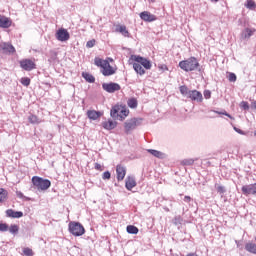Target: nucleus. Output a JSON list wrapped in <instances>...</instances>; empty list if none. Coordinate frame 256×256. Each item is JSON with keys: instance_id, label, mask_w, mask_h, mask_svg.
I'll return each mask as SVG.
<instances>
[{"instance_id": "obj_6", "label": "nucleus", "mask_w": 256, "mask_h": 256, "mask_svg": "<svg viewBox=\"0 0 256 256\" xmlns=\"http://www.w3.org/2000/svg\"><path fill=\"white\" fill-rule=\"evenodd\" d=\"M57 41H61L62 43L65 41H69L71 35L65 28H60L57 30L56 35H55Z\"/></svg>"}, {"instance_id": "obj_19", "label": "nucleus", "mask_w": 256, "mask_h": 256, "mask_svg": "<svg viewBox=\"0 0 256 256\" xmlns=\"http://www.w3.org/2000/svg\"><path fill=\"white\" fill-rule=\"evenodd\" d=\"M147 152L150 153V155H153V157H156L157 159H165L167 157L165 153L155 149H148Z\"/></svg>"}, {"instance_id": "obj_10", "label": "nucleus", "mask_w": 256, "mask_h": 256, "mask_svg": "<svg viewBox=\"0 0 256 256\" xmlns=\"http://www.w3.org/2000/svg\"><path fill=\"white\" fill-rule=\"evenodd\" d=\"M20 67L24 69V71H33V69H35V62L31 59H24L20 61Z\"/></svg>"}, {"instance_id": "obj_38", "label": "nucleus", "mask_w": 256, "mask_h": 256, "mask_svg": "<svg viewBox=\"0 0 256 256\" xmlns=\"http://www.w3.org/2000/svg\"><path fill=\"white\" fill-rule=\"evenodd\" d=\"M20 82L24 85V87H29L31 85V79L27 77L21 78Z\"/></svg>"}, {"instance_id": "obj_53", "label": "nucleus", "mask_w": 256, "mask_h": 256, "mask_svg": "<svg viewBox=\"0 0 256 256\" xmlns=\"http://www.w3.org/2000/svg\"><path fill=\"white\" fill-rule=\"evenodd\" d=\"M252 108L256 110V101L252 103Z\"/></svg>"}, {"instance_id": "obj_49", "label": "nucleus", "mask_w": 256, "mask_h": 256, "mask_svg": "<svg viewBox=\"0 0 256 256\" xmlns=\"http://www.w3.org/2000/svg\"><path fill=\"white\" fill-rule=\"evenodd\" d=\"M204 97H205V99H211V91L205 90L204 91Z\"/></svg>"}, {"instance_id": "obj_12", "label": "nucleus", "mask_w": 256, "mask_h": 256, "mask_svg": "<svg viewBox=\"0 0 256 256\" xmlns=\"http://www.w3.org/2000/svg\"><path fill=\"white\" fill-rule=\"evenodd\" d=\"M116 173L118 181H123V179H125V175H127V168H125V166L122 165H117Z\"/></svg>"}, {"instance_id": "obj_14", "label": "nucleus", "mask_w": 256, "mask_h": 256, "mask_svg": "<svg viewBox=\"0 0 256 256\" xmlns=\"http://www.w3.org/2000/svg\"><path fill=\"white\" fill-rule=\"evenodd\" d=\"M125 187L128 191H131L133 187H137V182L135 181V178L133 176H128L126 178Z\"/></svg>"}, {"instance_id": "obj_31", "label": "nucleus", "mask_w": 256, "mask_h": 256, "mask_svg": "<svg viewBox=\"0 0 256 256\" xmlns=\"http://www.w3.org/2000/svg\"><path fill=\"white\" fill-rule=\"evenodd\" d=\"M127 115H129V110L123 106H121L120 109V119L121 121H123V119H125V117H127Z\"/></svg>"}, {"instance_id": "obj_47", "label": "nucleus", "mask_w": 256, "mask_h": 256, "mask_svg": "<svg viewBox=\"0 0 256 256\" xmlns=\"http://www.w3.org/2000/svg\"><path fill=\"white\" fill-rule=\"evenodd\" d=\"M86 47L91 49V47H95V39H92L86 43Z\"/></svg>"}, {"instance_id": "obj_42", "label": "nucleus", "mask_w": 256, "mask_h": 256, "mask_svg": "<svg viewBox=\"0 0 256 256\" xmlns=\"http://www.w3.org/2000/svg\"><path fill=\"white\" fill-rule=\"evenodd\" d=\"M217 193H219L220 195H223L227 190L225 189V186H217L215 185Z\"/></svg>"}, {"instance_id": "obj_23", "label": "nucleus", "mask_w": 256, "mask_h": 256, "mask_svg": "<svg viewBox=\"0 0 256 256\" xmlns=\"http://www.w3.org/2000/svg\"><path fill=\"white\" fill-rule=\"evenodd\" d=\"M94 65H96L97 67H101V69H103L104 67H109V61L100 58H95Z\"/></svg>"}, {"instance_id": "obj_2", "label": "nucleus", "mask_w": 256, "mask_h": 256, "mask_svg": "<svg viewBox=\"0 0 256 256\" xmlns=\"http://www.w3.org/2000/svg\"><path fill=\"white\" fill-rule=\"evenodd\" d=\"M32 183L38 191H47V189L51 187V181L49 179H44L39 176H34L32 178Z\"/></svg>"}, {"instance_id": "obj_33", "label": "nucleus", "mask_w": 256, "mask_h": 256, "mask_svg": "<svg viewBox=\"0 0 256 256\" xmlns=\"http://www.w3.org/2000/svg\"><path fill=\"white\" fill-rule=\"evenodd\" d=\"M9 233H12V235H15L19 233V226L16 224H12L10 227H8Z\"/></svg>"}, {"instance_id": "obj_30", "label": "nucleus", "mask_w": 256, "mask_h": 256, "mask_svg": "<svg viewBox=\"0 0 256 256\" xmlns=\"http://www.w3.org/2000/svg\"><path fill=\"white\" fill-rule=\"evenodd\" d=\"M180 93L181 95H183L184 97H189V93H191V90H189V88H187V86H180Z\"/></svg>"}, {"instance_id": "obj_45", "label": "nucleus", "mask_w": 256, "mask_h": 256, "mask_svg": "<svg viewBox=\"0 0 256 256\" xmlns=\"http://www.w3.org/2000/svg\"><path fill=\"white\" fill-rule=\"evenodd\" d=\"M23 253L25 256H33V250L31 248H24Z\"/></svg>"}, {"instance_id": "obj_44", "label": "nucleus", "mask_w": 256, "mask_h": 256, "mask_svg": "<svg viewBox=\"0 0 256 256\" xmlns=\"http://www.w3.org/2000/svg\"><path fill=\"white\" fill-rule=\"evenodd\" d=\"M0 231L2 233H5L6 231H9V225H7L5 223H0Z\"/></svg>"}, {"instance_id": "obj_24", "label": "nucleus", "mask_w": 256, "mask_h": 256, "mask_svg": "<svg viewBox=\"0 0 256 256\" xmlns=\"http://www.w3.org/2000/svg\"><path fill=\"white\" fill-rule=\"evenodd\" d=\"M133 69L138 75H145V69H143V66L139 64V62H134L133 64Z\"/></svg>"}, {"instance_id": "obj_15", "label": "nucleus", "mask_w": 256, "mask_h": 256, "mask_svg": "<svg viewBox=\"0 0 256 256\" xmlns=\"http://www.w3.org/2000/svg\"><path fill=\"white\" fill-rule=\"evenodd\" d=\"M140 18L142 19V21H147L148 23H151L152 21H155V15L144 11L142 13H140Z\"/></svg>"}, {"instance_id": "obj_16", "label": "nucleus", "mask_w": 256, "mask_h": 256, "mask_svg": "<svg viewBox=\"0 0 256 256\" xmlns=\"http://www.w3.org/2000/svg\"><path fill=\"white\" fill-rule=\"evenodd\" d=\"M102 127L106 129V131H112V129H115V127H117V122L113 120H108V121L102 122Z\"/></svg>"}, {"instance_id": "obj_32", "label": "nucleus", "mask_w": 256, "mask_h": 256, "mask_svg": "<svg viewBox=\"0 0 256 256\" xmlns=\"http://www.w3.org/2000/svg\"><path fill=\"white\" fill-rule=\"evenodd\" d=\"M128 107H130V109H137V99L135 98H131L128 100L127 102Z\"/></svg>"}, {"instance_id": "obj_50", "label": "nucleus", "mask_w": 256, "mask_h": 256, "mask_svg": "<svg viewBox=\"0 0 256 256\" xmlns=\"http://www.w3.org/2000/svg\"><path fill=\"white\" fill-rule=\"evenodd\" d=\"M95 169L97 170V171H103V166H101V164H99V163H95Z\"/></svg>"}, {"instance_id": "obj_17", "label": "nucleus", "mask_w": 256, "mask_h": 256, "mask_svg": "<svg viewBox=\"0 0 256 256\" xmlns=\"http://www.w3.org/2000/svg\"><path fill=\"white\" fill-rule=\"evenodd\" d=\"M101 73L104 77H110V75H115V69L112 68L111 64H108V66L102 68Z\"/></svg>"}, {"instance_id": "obj_9", "label": "nucleus", "mask_w": 256, "mask_h": 256, "mask_svg": "<svg viewBox=\"0 0 256 256\" xmlns=\"http://www.w3.org/2000/svg\"><path fill=\"white\" fill-rule=\"evenodd\" d=\"M0 49L5 55H12V53H15V47L11 43L3 42L0 44Z\"/></svg>"}, {"instance_id": "obj_34", "label": "nucleus", "mask_w": 256, "mask_h": 256, "mask_svg": "<svg viewBox=\"0 0 256 256\" xmlns=\"http://www.w3.org/2000/svg\"><path fill=\"white\" fill-rule=\"evenodd\" d=\"M16 197H18V199H23L24 201H31V198L23 195V192L21 191H16Z\"/></svg>"}, {"instance_id": "obj_21", "label": "nucleus", "mask_w": 256, "mask_h": 256, "mask_svg": "<svg viewBox=\"0 0 256 256\" xmlns=\"http://www.w3.org/2000/svg\"><path fill=\"white\" fill-rule=\"evenodd\" d=\"M11 25V20L5 16H0V27L2 29H9V26Z\"/></svg>"}, {"instance_id": "obj_51", "label": "nucleus", "mask_w": 256, "mask_h": 256, "mask_svg": "<svg viewBox=\"0 0 256 256\" xmlns=\"http://www.w3.org/2000/svg\"><path fill=\"white\" fill-rule=\"evenodd\" d=\"M234 130L236 131V133H239V135H245V132H243V130H241L237 127H234Z\"/></svg>"}, {"instance_id": "obj_52", "label": "nucleus", "mask_w": 256, "mask_h": 256, "mask_svg": "<svg viewBox=\"0 0 256 256\" xmlns=\"http://www.w3.org/2000/svg\"><path fill=\"white\" fill-rule=\"evenodd\" d=\"M184 201L185 203H189V201H191V198L189 196H185Z\"/></svg>"}, {"instance_id": "obj_20", "label": "nucleus", "mask_w": 256, "mask_h": 256, "mask_svg": "<svg viewBox=\"0 0 256 256\" xmlns=\"http://www.w3.org/2000/svg\"><path fill=\"white\" fill-rule=\"evenodd\" d=\"M87 117H88V119H91L92 121H97V119H99V117H101V112L96 111V110H88Z\"/></svg>"}, {"instance_id": "obj_27", "label": "nucleus", "mask_w": 256, "mask_h": 256, "mask_svg": "<svg viewBox=\"0 0 256 256\" xmlns=\"http://www.w3.org/2000/svg\"><path fill=\"white\" fill-rule=\"evenodd\" d=\"M245 249H246V251H248V253H253V255H256V244L255 243H247L245 245Z\"/></svg>"}, {"instance_id": "obj_1", "label": "nucleus", "mask_w": 256, "mask_h": 256, "mask_svg": "<svg viewBox=\"0 0 256 256\" xmlns=\"http://www.w3.org/2000/svg\"><path fill=\"white\" fill-rule=\"evenodd\" d=\"M179 67L180 69H182V71H186V73H189L191 71H201V69H199V61L195 57H190L186 60L180 61Z\"/></svg>"}, {"instance_id": "obj_5", "label": "nucleus", "mask_w": 256, "mask_h": 256, "mask_svg": "<svg viewBox=\"0 0 256 256\" xmlns=\"http://www.w3.org/2000/svg\"><path fill=\"white\" fill-rule=\"evenodd\" d=\"M131 61H135L136 63H139L144 69H151L153 67V64H151V61H149L147 58L139 55H131L130 57Z\"/></svg>"}, {"instance_id": "obj_8", "label": "nucleus", "mask_w": 256, "mask_h": 256, "mask_svg": "<svg viewBox=\"0 0 256 256\" xmlns=\"http://www.w3.org/2000/svg\"><path fill=\"white\" fill-rule=\"evenodd\" d=\"M187 99H191L195 103H203V94L197 90H190Z\"/></svg>"}, {"instance_id": "obj_55", "label": "nucleus", "mask_w": 256, "mask_h": 256, "mask_svg": "<svg viewBox=\"0 0 256 256\" xmlns=\"http://www.w3.org/2000/svg\"><path fill=\"white\" fill-rule=\"evenodd\" d=\"M254 135L256 136V132H254Z\"/></svg>"}, {"instance_id": "obj_35", "label": "nucleus", "mask_w": 256, "mask_h": 256, "mask_svg": "<svg viewBox=\"0 0 256 256\" xmlns=\"http://www.w3.org/2000/svg\"><path fill=\"white\" fill-rule=\"evenodd\" d=\"M28 121L30 122V123H32L33 125H35V124H37V123H39V118L36 116V115H30L29 117H28Z\"/></svg>"}, {"instance_id": "obj_39", "label": "nucleus", "mask_w": 256, "mask_h": 256, "mask_svg": "<svg viewBox=\"0 0 256 256\" xmlns=\"http://www.w3.org/2000/svg\"><path fill=\"white\" fill-rule=\"evenodd\" d=\"M217 115H225L226 117H229V119L235 120L231 114L227 113V111H214Z\"/></svg>"}, {"instance_id": "obj_29", "label": "nucleus", "mask_w": 256, "mask_h": 256, "mask_svg": "<svg viewBox=\"0 0 256 256\" xmlns=\"http://www.w3.org/2000/svg\"><path fill=\"white\" fill-rule=\"evenodd\" d=\"M117 31L121 33L124 37H129V31L125 25H121L117 28Z\"/></svg>"}, {"instance_id": "obj_26", "label": "nucleus", "mask_w": 256, "mask_h": 256, "mask_svg": "<svg viewBox=\"0 0 256 256\" xmlns=\"http://www.w3.org/2000/svg\"><path fill=\"white\" fill-rule=\"evenodd\" d=\"M126 231L130 235H137V233H139V228H137V226L134 225H128Z\"/></svg>"}, {"instance_id": "obj_13", "label": "nucleus", "mask_w": 256, "mask_h": 256, "mask_svg": "<svg viewBox=\"0 0 256 256\" xmlns=\"http://www.w3.org/2000/svg\"><path fill=\"white\" fill-rule=\"evenodd\" d=\"M7 217H11L12 219H21L23 217L22 211H15L13 209L6 210Z\"/></svg>"}, {"instance_id": "obj_18", "label": "nucleus", "mask_w": 256, "mask_h": 256, "mask_svg": "<svg viewBox=\"0 0 256 256\" xmlns=\"http://www.w3.org/2000/svg\"><path fill=\"white\" fill-rule=\"evenodd\" d=\"M121 106L116 105L114 107H112L111 111H110V115L112 117V119H119V117H121Z\"/></svg>"}, {"instance_id": "obj_41", "label": "nucleus", "mask_w": 256, "mask_h": 256, "mask_svg": "<svg viewBox=\"0 0 256 256\" xmlns=\"http://www.w3.org/2000/svg\"><path fill=\"white\" fill-rule=\"evenodd\" d=\"M228 81H230V83H235V81H237V75H235V73H229Z\"/></svg>"}, {"instance_id": "obj_46", "label": "nucleus", "mask_w": 256, "mask_h": 256, "mask_svg": "<svg viewBox=\"0 0 256 256\" xmlns=\"http://www.w3.org/2000/svg\"><path fill=\"white\" fill-rule=\"evenodd\" d=\"M49 55H50L49 61H55V59H57V52L51 50V51L49 52Z\"/></svg>"}, {"instance_id": "obj_25", "label": "nucleus", "mask_w": 256, "mask_h": 256, "mask_svg": "<svg viewBox=\"0 0 256 256\" xmlns=\"http://www.w3.org/2000/svg\"><path fill=\"white\" fill-rule=\"evenodd\" d=\"M82 77L85 79V81H87V83H93L95 81V76L89 74L88 72H83Z\"/></svg>"}, {"instance_id": "obj_43", "label": "nucleus", "mask_w": 256, "mask_h": 256, "mask_svg": "<svg viewBox=\"0 0 256 256\" xmlns=\"http://www.w3.org/2000/svg\"><path fill=\"white\" fill-rule=\"evenodd\" d=\"M173 223L174 225H181V223H183V218L181 216H175Z\"/></svg>"}, {"instance_id": "obj_7", "label": "nucleus", "mask_w": 256, "mask_h": 256, "mask_svg": "<svg viewBox=\"0 0 256 256\" xmlns=\"http://www.w3.org/2000/svg\"><path fill=\"white\" fill-rule=\"evenodd\" d=\"M102 89L107 93H115V91H121V86L115 82L103 83Z\"/></svg>"}, {"instance_id": "obj_54", "label": "nucleus", "mask_w": 256, "mask_h": 256, "mask_svg": "<svg viewBox=\"0 0 256 256\" xmlns=\"http://www.w3.org/2000/svg\"><path fill=\"white\" fill-rule=\"evenodd\" d=\"M211 1H214L215 3H217L219 0H211Z\"/></svg>"}, {"instance_id": "obj_37", "label": "nucleus", "mask_w": 256, "mask_h": 256, "mask_svg": "<svg viewBox=\"0 0 256 256\" xmlns=\"http://www.w3.org/2000/svg\"><path fill=\"white\" fill-rule=\"evenodd\" d=\"M245 7H247V9H251V10L256 9L255 1L247 0Z\"/></svg>"}, {"instance_id": "obj_36", "label": "nucleus", "mask_w": 256, "mask_h": 256, "mask_svg": "<svg viewBox=\"0 0 256 256\" xmlns=\"http://www.w3.org/2000/svg\"><path fill=\"white\" fill-rule=\"evenodd\" d=\"M193 163H195V160H193V158H188L181 161V165L184 166L193 165Z\"/></svg>"}, {"instance_id": "obj_22", "label": "nucleus", "mask_w": 256, "mask_h": 256, "mask_svg": "<svg viewBox=\"0 0 256 256\" xmlns=\"http://www.w3.org/2000/svg\"><path fill=\"white\" fill-rule=\"evenodd\" d=\"M253 33H255V30H251L250 28H246L241 33V39L247 40V39L253 37Z\"/></svg>"}, {"instance_id": "obj_4", "label": "nucleus", "mask_w": 256, "mask_h": 256, "mask_svg": "<svg viewBox=\"0 0 256 256\" xmlns=\"http://www.w3.org/2000/svg\"><path fill=\"white\" fill-rule=\"evenodd\" d=\"M141 123H143L142 118H132L130 120H127L124 123L125 133H127V135H129V133H131V131L137 129V127H139V125H141Z\"/></svg>"}, {"instance_id": "obj_48", "label": "nucleus", "mask_w": 256, "mask_h": 256, "mask_svg": "<svg viewBox=\"0 0 256 256\" xmlns=\"http://www.w3.org/2000/svg\"><path fill=\"white\" fill-rule=\"evenodd\" d=\"M102 179H104V180L111 179V172H109V171L104 172L102 175Z\"/></svg>"}, {"instance_id": "obj_3", "label": "nucleus", "mask_w": 256, "mask_h": 256, "mask_svg": "<svg viewBox=\"0 0 256 256\" xmlns=\"http://www.w3.org/2000/svg\"><path fill=\"white\" fill-rule=\"evenodd\" d=\"M69 232L74 235V237H81V235H85V227L82 226L79 222H70Z\"/></svg>"}, {"instance_id": "obj_40", "label": "nucleus", "mask_w": 256, "mask_h": 256, "mask_svg": "<svg viewBox=\"0 0 256 256\" xmlns=\"http://www.w3.org/2000/svg\"><path fill=\"white\" fill-rule=\"evenodd\" d=\"M240 107L241 109H243L244 111H249L250 107H249V102L246 101H242L240 103Z\"/></svg>"}, {"instance_id": "obj_11", "label": "nucleus", "mask_w": 256, "mask_h": 256, "mask_svg": "<svg viewBox=\"0 0 256 256\" xmlns=\"http://www.w3.org/2000/svg\"><path fill=\"white\" fill-rule=\"evenodd\" d=\"M243 195H255L256 197V183L242 186Z\"/></svg>"}, {"instance_id": "obj_28", "label": "nucleus", "mask_w": 256, "mask_h": 256, "mask_svg": "<svg viewBox=\"0 0 256 256\" xmlns=\"http://www.w3.org/2000/svg\"><path fill=\"white\" fill-rule=\"evenodd\" d=\"M8 195H9V192H7L5 188H0V203L7 201Z\"/></svg>"}]
</instances>
